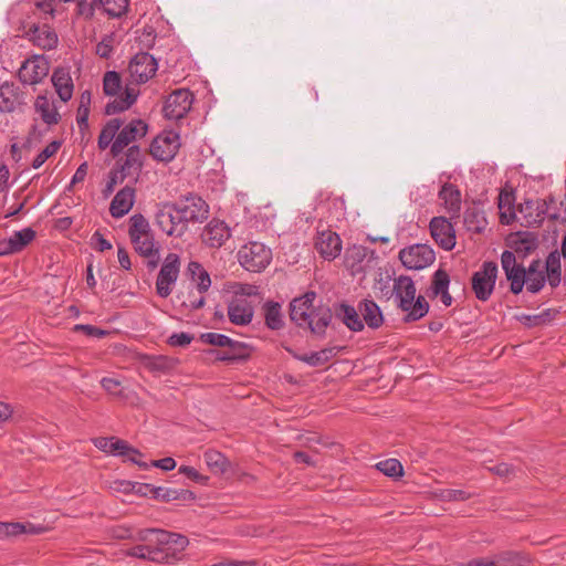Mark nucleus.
<instances>
[{
    "instance_id": "f704fd0d",
    "label": "nucleus",
    "mask_w": 566,
    "mask_h": 566,
    "mask_svg": "<svg viewBox=\"0 0 566 566\" xmlns=\"http://www.w3.org/2000/svg\"><path fill=\"white\" fill-rule=\"evenodd\" d=\"M336 314L350 331L360 332L364 329V322L354 306L340 304Z\"/></svg>"
},
{
    "instance_id": "79ce46f5",
    "label": "nucleus",
    "mask_w": 566,
    "mask_h": 566,
    "mask_svg": "<svg viewBox=\"0 0 566 566\" xmlns=\"http://www.w3.org/2000/svg\"><path fill=\"white\" fill-rule=\"evenodd\" d=\"M17 105L14 85L8 82L0 85V112H12Z\"/></svg>"
},
{
    "instance_id": "4c0bfd02",
    "label": "nucleus",
    "mask_w": 566,
    "mask_h": 566,
    "mask_svg": "<svg viewBox=\"0 0 566 566\" xmlns=\"http://www.w3.org/2000/svg\"><path fill=\"white\" fill-rule=\"evenodd\" d=\"M495 566H524L530 558L521 552L504 551L494 555Z\"/></svg>"
},
{
    "instance_id": "680f3d73",
    "label": "nucleus",
    "mask_w": 566,
    "mask_h": 566,
    "mask_svg": "<svg viewBox=\"0 0 566 566\" xmlns=\"http://www.w3.org/2000/svg\"><path fill=\"white\" fill-rule=\"evenodd\" d=\"M113 52V36L108 35L102 39L96 45V54L102 59H108Z\"/></svg>"
},
{
    "instance_id": "052dcab7",
    "label": "nucleus",
    "mask_w": 566,
    "mask_h": 566,
    "mask_svg": "<svg viewBox=\"0 0 566 566\" xmlns=\"http://www.w3.org/2000/svg\"><path fill=\"white\" fill-rule=\"evenodd\" d=\"M193 339V336L181 332V333H174L168 338V344L174 347H185L189 345Z\"/></svg>"
},
{
    "instance_id": "864d4df0",
    "label": "nucleus",
    "mask_w": 566,
    "mask_h": 566,
    "mask_svg": "<svg viewBox=\"0 0 566 566\" xmlns=\"http://www.w3.org/2000/svg\"><path fill=\"white\" fill-rule=\"evenodd\" d=\"M35 106L41 111L42 119L46 124L51 125V124L57 123L59 115L55 111L50 109L45 97L39 96L36 99Z\"/></svg>"
},
{
    "instance_id": "cd10ccee",
    "label": "nucleus",
    "mask_w": 566,
    "mask_h": 566,
    "mask_svg": "<svg viewBox=\"0 0 566 566\" xmlns=\"http://www.w3.org/2000/svg\"><path fill=\"white\" fill-rule=\"evenodd\" d=\"M224 352L217 355V359L220 361H244L250 358L252 353V347L247 343L238 342L231 338V344H229Z\"/></svg>"
},
{
    "instance_id": "ea45409f",
    "label": "nucleus",
    "mask_w": 566,
    "mask_h": 566,
    "mask_svg": "<svg viewBox=\"0 0 566 566\" xmlns=\"http://www.w3.org/2000/svg\"><path fill=\"white\" fill-rule=\"evenodd\" d=\"M265 325L273 331L283 327V317L281 313V305L276 302H266L263 306Z\"/></svg>"
},
{
    "instance_id": "9d476101",
    "label": "nucleus",
    "mask_w": 566,
    "mask_h": 566,
    "mask_svg": "<svg viewBox=\"0 0 566 566\" xmlns=\"http://www.w3.org/2000/svg\"><path fill=\"white\" fill-rule=\"evenodd\" d=\"M147 132L148 125L143 119H132L122 129L119 128L111 147L112 155L117 157L132 143L145 137Z\"/></svg>"
},
{
    "instance_id": "a211bd4d",
    "label": "nucleus",
    "mask_w": 566,
    "mask_h": 566,
    "mask_svg": "<svg viewBox=\"0 0 566 566\" xmlns=\"http://www.w3.org/2000/svg\"><path fill=\"white\" fill-rule=\"evenodd\" d=\"M253 314L252 304L244 297H233L228 305V317L234 325H249L252 322Z\"/></svg>"
},
{
    "instance_id": "f03ea898",
    "label": "nucleus",
    "mask_w": 566,
    "mask_h": 566,
    "mask_svg": "<svg viewBox=\"0 0 566 566\" xmlns=\"http://www.w3.org/2000/svg\"><path fill=\"white\" fill-rule=\"evenodd\" d=\"M128 235L136 253L148 259L147 268L156 269L160 261V247L155 240L148 220L142 213H135L129 218Z\"/></svg>"
},
{
    "instance_id": "393cba45",
    "label": "nucleus",
    "mask_w": 566,
    "mask_h": 566,
    "mask_svg": "<svg viewBox=\"0 0 566 566\" xmlns=\"http://www.w3.org/2000/svg\"><path fill=\"white\" fill-rule=\"evenodd\" d=\"M51 82L62 102H67L73 96L74 84L69 67H57L53 71Z\"/></svg>"
},
{
    "instance_id": "2f4dec72",
    "label": "nucleus",
    "mask_w": 566,
    "mask_h": 566,
    "mask_svg": "<svg viewBox=\"0 0 566 566\" xmlns=\"http://www.w3.org/2000/svg\"><path fill=\"white\" fill-rule=\"evenodd\" d=\"M137 93L134 88L126 87L123 95L111 101L105 106L106 115H115L128 109L136 101Z\"/></svg>"
},
{
    "instance_id": "1a4fd4ad",
    "label": "nucleus",
    "mask_w": 566,
    "mask_h": 566,
    "mask_svg": "<svg viewBox=\"0 0 566 566\" xmlns=\"http://www.w3.org/2000/svg\"><path fill=\"white\" fill-rule=\"evenodd\" d=\"M399 260L408 270H422L434 262L436 254L430 245L417 243L402 249Z\"/></svg>"
},
{
    "instance_id": "7ed1b4c3",
    "label": "nucleus",
    "mask_w": 566,
    "mask_h": 566,
    "mask_svg": "<svg viewBox=\"0 0 566 566\" xmlns=\"http://www.w3.org/2000/svg\"><path fill=\"white\" fill-rule=\"evenodd\" d=\"M416 285L410 276L400 275L394 280L392 295L398 308L406 313L405 322H416L427 315L429 304L422 295L416 297Z\"/></svg>"
},
{
    "instance_id": "423d86ee",
    "label": "nucleus",
    "mask_w": 566,
    "mask_h": 566,
    "mask_svg": "<svg viewBox=\"0 0 566 566\" xmlns=\"http://www.w3.org/2000/svg\"><path fill=\"white\" fill-rule=\"evenodd\" d=\"M497 277V264L488 261L482 264L479 271L474 272L471 279L472 291L479 301H488L495 287Z\"/></svg>"
},
{
    "instance_id": "8fccbe9b",
    "label": "nucleus",
    "mask_w": 566,
    "mask_h": 566,
    "mask_svg": "<svg viewBox=\"0 0 566 566\" xmlns=\"http://www.w3.org/2000/svg\"><path fill=\"white\" fill-rule=\"evenodd\" d=\"M99 6L109 17H120L128 8V0H99Z\"/></svg>"
},
{
    "instance_id": "2eb2a0df",
    "label": "nucleus",
    "mask_w": 566,
    "mask_h": 566,
    "mask_svg": "<svg viewBox=\"0 0 566 566\" xmlns=\"http://www.w3.org/2000/svg\"><path fill=\"white\" fill-rule=\"evenodd\" d=\"M546 199H528L518 206V220L524 227H539L547 214Z\"/></svg>"
},
{
    "instance_id": "bf43d9fd",
    "label": "nucleus",
    "mask_w": 566,
    "mask_h": 566,
    "mask_svg": "<svg viewBox=\"0 0 566 566\" xmlns=\"http://www.w3.org/2000/svg\"><path fill=\"white\" fill-rule=\"evenodd\" d=\"M235 297L243 296H258L260 294V290L258 285L248 284V283H239L234 287Z\"/></svg>"
},
{
    "instance_id": "5fc2aeb1",
    "label": "nucleus",
    "mask_w": 566,
    "mask_h": 566,
    "mask_svg": "<svg viewBox=\"0 0 566 566\" xmlns=\"http://www.w3.org/2000/svg\"><path fill=\"white\" fill-rule=\"evenodd\" d=\"M111 453L122 457L130 454L140 455V452L137 449L130 447L125 440L117 439L115 437L113 438Z\"/></svg>"
},
{
    "instance_id": "c85d7f7f",
    "label": "nucleus",
    "mask_w": 566,
    "mask_h": 566,
    "mask_svg": "<svg viewBox=\"0 0 566 566\" xmlns=\"http://www.w3.org/2000/svg\"><path fill=\"white\" fill-rule=\"evenodd\" d=\"M369 253L373 252L364 245L354 244L347 248L345 252L346 268L349 269L353 274L363 272L364 262Z\"/></svg>"
},
{
    "instance_id": "dca6fc26",
    "label": "nucleus",
    "mask_w": 566,
    "mask_h": 566,
    "mask_svg": "<svg viewBox=\"0 0 566 566\" xmlns=\"http://www.w3.org/2000/svg\"><path fill=\"white\" fill-rule=\"evenodd\" d=\"M430 232L433 240L446 251H450L455 245V231L451 222L444 217H434L431 219Z\"/></svg>"
},
{
    "instance_id": "0e129e2a",
    "label": "nucleus",
    "mask_w": 566,
    "mask_h": 566,
    "mask_svg": "<svg viewBox=\"0 0 566 566\" xmlns=\"http://www.w3.org/2000/svg\"><path fill=\"white\" fill-rule=\"evenodd\" d=\"M502 269L505 272L518 268L521 264L517 263L514 252L505 250L501 255Z\"/></svg>"
},
{
    "instance_id": "f3484780",
    "label": "nucleus",
    "mask_w": 566,
    "mask_h": 566,
    "mask_svg": "<svg viewBox=\"0 0 566 566\" xmlns=\"http://www.w3.org/2000/svg\"><path fill=\"white\" fill-rule=\"evenodd\" d=\"M143 159L144 155L139 146L133 145L128 147L125 158L120 165V169L117 170L119 172V179L125 180L126 178H130L133 180H137L139 174L143 168Z\"/></svg>"
},
{
    "instance_id": "c9c22d12",
    "label": "nucleus",
    "mask_w": 566,
    "mask_h": 566,
    "mask_svg": "<svg viewBox=\"0 0 566 566\" xmlns=\"http://www.w3.org/2000/svg\"><path fill=\"white\" fill-rule=\"evenodd\" d=\"M122 127V120L118 118H113L108 120L101 130L98 136V148L104 150L108 146L112 147L113 142L115 140L119 128Z\"/></svg>"
},
{
    "instance_id": "69168bd1",
    "label": "nucleus",
    "mask_w": 566,
    "mask_h": 566,
    "mask_svg": "<svg viewBox=\"0 0 566 566\" xmlns=\"http://www.w3.org/2000/svg\"><path fill=\"white\" fill-rule=\"evenodd\" d=\"M74 331L83 332L86 336L101 338L107 334L106 331L95 327L93 325L77 324L74 326Z\"/></svg>"
},
{
    "instance_id": "a19ab883",
    "label": "nucleus",
    "mask_w": 566,
    "mask_h": 566,
    "mask_svg": "<svg viewBox=\"0 0 566 566\" xmlns=\"http://www.w3.org/2000/svg\"><path fill=\"white\" fill-rule=\"evenodd\" d=\"M171 211L168 210L167 206L163 209L158 210L156 213V224L160 228L163 232L170 237H181V229H177L171 226Z\"/></svg>"
},
{
    "instance_id": "39448f33",
    "label": "nucleus",
    "mask_w": 566,
    "mask_h": 566,
    "mask_svg": "<svg viewBox=\"0 0 566 566\" xmlns=\"http://www.w3.org/2000/svg\"><path fill=\"white\" fill-rule=\"evenodd\" d=\"M187 270L200 295L196 296L193 293H189L187 300L182 301V306L195 311L201 308L205 305L206 300L202 294L210 289L211 279L209 273L197 261L189 262Z\"/></svg>"
},
{
    "instance_id": "473e14b6",
    "label": "nucleus",
    "mask_w": 566,
    "mask_h": 566,
    "mask_svg": "<svg viewBox=\"0 0 566 566\" xmlns=\"http://www.w3.org/2000/svg\"><path fill=\"white\" fill-rule=\"evenodd\" d=\"M515 197L513 191L503 190L499 195L500 220L503 224H510L515 218Z\"/></svg>"
},
{
    "instance_id": "774afa93",
    "label": "nucleus",
    "mask_w": 566,
    "mask_h": 566,
    "mask_svg": "<svg viewBox=\"0 0 566 566\" xmlns=\"http://www.w3.org/2000/svg\"><path fill=\"white\" fill-rule=\"evenodd\" d=\"M77 13L85 18H91L94 14V4L96 0H76Z\"/></svg>"
},
{
    "instance_id": "72a5a7b5",
    "label": "nucleus",
    "mask_w": 566,
    "mask_h": 566,
    "mask_svg": "<svg viewBox=\"0 0 566 566\" xmlns=\"http://www.w3.org/2000/svg\"><path fill=\"white\" fill-rule=\"evenodd\" d=\"M546 280L552 287H556L560 283V254L559 251L555 250L551 252L546 259L545 265Z\"/></svg>"
},
{
    "instance_id": "49530a36",
    "label": "nucleus",
    "mask_w": 566,
    "mask_h": 566,
    "mask_svg": "<svg viewBox=\"0 0 566 566\" xmlns=\"http://www.w3.org/2000/svg\"><path fill=\"white\" fill-rule=\"evenodd\" d=\"M122 87V80L116 71H108L103 78V90L106 95L115 96Z\"/></svg>"
},
{
    "instance_id": "9b49d317",
    "label": "nucleus",
    "mask_w": 566,
    "mask_h": 566,
    "mask_svg": "<svg viewBox=\"0 0 566 566\" xmlns=\"http://www.w3.org/2000/svg\"><path fill=\"white\" fill-rule=\"evenodd\" d=\"M181 218L189 222H203L209 217V205L198 195L188 193L177 202Z\"/></svg>"
},
{
    "instance_id": "412c9836",
    "label": "nucleus",
    "mask_w": 566,
    "mask_h": 566,
    "mask_svg": "<svg viewBox=\"0 0 566 566\" xmlns=\"http://www.w3.org/2000/svg\"><path fill=\"white\" fill-rule=\"evenodd\" d=\"M317 252L326 260H334L342 251V240L336 232L323 231L315 242Z\"/></svg>"
},
{
    "instance_id": "4be33fe9",
    "label": "nucleus",
    "mask_w": 566,
    "mask_h": 566,
    "mask_svg": "<svg viewBox=\"0 0 566 566\" xmlns=\"http://www.w3.org/2000/svg\"><path fill=\"white\" fill-rule=\"evenodd\" d=\"M27 36L43 50H52L57 45V35L48 24H32L27 31Z\"/></svg>"
},
{
    "instance_id": "a18cd8bd",
    "label": "nucleus",
    "mask_w": 566,
    "mask_h": 566,
    "mask_svg": "<svg viewBox=\"0 0 566 566\" xmlns=\"http://www.w3.org/2000/svg\"><path fill=\"white\" fill-rule=\"evenodd\" d=\"M485 218L476 210H467L464 213V224L469 231L481 232L485 228Z\"/></svg>"
},
{
    "instance_id": "bb28decb",
    "label": "nucleus",
    "mask_w": 566,
    "mask_h": 566,
    "mask_svg": "<svg viewBox=\"0 0 566 566\" xmlns=\"http://www.w3.org/2000/svg\"><path fill=\"white\" fill-rule=\"evenodd\" d=\"M439 198L443 202L450 218H457L461 211V193L457 186L444 184L439 191Z\"/></svg>"
},
{
    "instance_id": "37998d69",
    "label": "nucleus",
    "mask_w": 566,
    "mask_h": 566,
    "mask_svg": "<svg viewBox=\"0 0 566 566\" xmlns=\"http://www.w3.org/2000/svg\"><path fill=\"white\" fill-rule=\"evenodd\" d=\"M526 271L523 265L515 268L509 272H505V276L507 281L511 282L510 290L513 294H520L523 291L525 280H526Z\"/></svg>"
},
{
    "instance_id": "e2e57ef3",
    "label": "nucleus",
    "mask_w": 566,
    "mask_h": 566,
    "mask_svg": "<svg viewBox=\"0 0 566 566\" xmlns=\"http://www.w3.org/2000/svg\"><path fill=\"white\" fill-rule=\"evenodd\" d=\"M102 388L111 395L122 396L120 381L115 378L104 377L101 380Z\"/></svg>"
},
{
    "instance_id": "338daca9",
    "label": "nucleus",
    "mask_w": 566,
    "mask_h": 566,
    "mask_svg": "<svg viewBox=\"0 0 566 566\" xmlns=\"http://www.w3.org/2000/svg\"><path fill=\"white\" fill-rule=\"evenodd\" d=\"M179 472L185 474L186 476H188L189 479L198 482V483H201V484H206L207 481H208V478L200 474L195 468L192 467H188V465H181L179 468Z\"/></svg>"
},
{
    "instance_id": "a878e982",
    "label": "nucleus",
    "mask_w": 566,
    "mask_h": 566,
    "mask_svg": "<svg viewBox=\"0 0 566 566\" xmlns=\"http://www.w3.org/2000/svg\"><path fill=\"white\" fill-rule=\"evenodd\" d=\"M169 547L159 548L149 545H137L125 551L126 556L147 559L156 563L169 562Z\"/></svg>"
},
{
    "instance_id": "3c124183",
    "label": "nucleus",
    "mask_w": 566,
    "mask_h": 566,
    "mask_svg": "<svg viewBox=\"0 0 566 566\" xmlns=\"http://www.w3.org/2000/svg\"><path fill=\"white\" fill-rule=\"evenodd\" d=\"M61 147V142L53 140L33 159L32 167L40 168L51 156L57 153Z\"/></svg>"
},
{
    "instance_id": "5701e85b",
    "label": "nucleus",
    "mask_w": 566,
    "mask_h": 566,
    "mask_svg": "<svg viewBox=\"0 0 566 566\" xmlns=\"http://www.w3.org/2000/svg\"><path fill=\"white\" fill-rule=\"evenodd\" d=\"M34 238L35 231L31 228L15 231L8 240L0 242V256L22 251Z\"/></svg>"
},
{
    "instance_id": "6e6d98bb",
    "label": "nucleus",
    "mask_w": 566,
    "mask_h": 566,
    "mask_svg": "<svg viewBox=\"0 0 566 566\" xmlns=\"http://www.w3.org/2000/svg\"><path fill=\"white\" fill-rule=\"evenodd\" d=\"M160 535H161V537L158 538V541L161 544H166V545L174 544L176 546V548L179 551H184L189 543L188 538L186 536H182L179 534L160 532Z\"/></svg>"
},
{
    "instance_id": "6ab92c4d",
    "label": "nucleus",
    "mask_w": 566,
    "mask_h": 566,
    "mask_svg": "<svg viewBox=\"0 0 566 566\" xmlns=\"http://www.w3.org/2000/svg\"><path fill=\"white\" fill-rule=\"evenodd\" d=\"M230 229L224 221L212 219L201 234L205 244L211 248H220L229 238Z\"/></svg>"
},
{
    "instance_id": "c03bdc74",
    "label": "nucleus",
    "mask_w": 566,
    "mask_h": 566,
    "mask_svg": "<svg viewBox=\"0 0 566 566\" xmlns=\"http://www.w3.org/2000/svg\"><path fill=\"white\" fill-rule=\"evenodd\" d=\"M450 285V277L449 274L442 270L439 269L433 273L432 281H431V295L432 296H439L440 293L449 290Z\"/></svg>"
},
{
    "instance_id": "de8ad7c7",
    "label": "nucleus",
    "mask_w": 566,
    "mask_h": 566,
    "mask_svg": "<svg viewBox=\"0 0 566 566\" xmlns=\"http://www.w3.org/2000/svg\"><path fill=\"white\" fill-rule=\"evenodd\" d=\"M188 491L155 486L153 497L165 502L184 500Z\"/></svg>"
},
{
    "instance_id": "603ef678",
    "label": "nucleus",
    "mask_w": 566,
    "mask_h": 566,
    "mask_svg": "<svg viewBox=\"0 0 566 566\" xmlns=\"http://www.w3.org/2000/svg\"><path fill=\"white\" fill-rule=\"evenodd\" d=\"M200 340L205 344L224 348L231 344V338L229 336L213 332L202 333L200 335Z\"/></svg>"
},
{
    "instance_id": "6e6552de",
    "label": "nucleus",
    "mask_w": 566,
    "mask_h": 566,
    "mask_svg": "<svg viewBox=\"0 0 566 566\" xmlns=\"http://www.w3.org/2000/svg\"><path fill=\"white\" fill-rule=\"evenodd\" d=\"M180 271V258L176 253H168L164 260L156 280V291L160 297H168L172 292Z\"/></svg>"
},
{
    "instance_id": "20e7f679",
    "label": "nucleus",
    "mask_w": 566,
    "mask_h": 566,
    "mask_svg": "<svg viewBox=\"0 0 566 566\" xmlns=\"http://www.w3.org/2000/svg\"><path fill=\"white\" fill-rule=\"evenodd\" d=\"M238 260L247 271L260 273L271 263L272 251L261 242H248L240 248Z\"/></svg>"
},
{
    "instance_id": "f257e3e1",
    "label": "nucleus",
    "mask_w": 566,
    "mask_h": 566,
    "mask_svg": "<svg viewBox=\"0 0 566 566\" xmlns=\"http://www.w3.org/2000/svg\"><path fill=\"white\" fill-rule=\"evenodd\" d=\"M315 298V292L295 297L290 304V317L297 326L308 328L314 335L324 336L332 322L333 313L329 307L315 308L313 306Z\"/></svg>"
},
{
    "instance_id": "c756f323",
    "label": "nucleus",
    "mask_w": 566,
    "mask_h": 566,
    "mask_svg": "<svg viewBox=\"0 0 566 566\" xmlns=\"http://www.w3.org/2000/svg\"><path fill=\"white\" fill-rule=\"evenodd\" d=\"M358 310L360 315L363 316V322L367 324L368 327L376 329L380 327L384 323V316L380 307L373 300H364L358 304Z\"/></svg>"
},
{
    "instance_id": "58836bf2",
    "label": "nucleus",
    "mask_w": 566,
    "mask_h": 566,
    "mask_svg": "<svg viewBox=\"0 0 566 566\" xmlns=\"http://www.w3.org/2000/svg\"><path fill=\"white\" fill-rule=\"evenodd\" d=\"M203 458L207 467L214 474H222L229 468L228 459L217 450H207Z\"/></svg>"
},
{
    "instance_id": "e433bc0d",
    "label": "nucleus",
    "mask_w": 566,
    "mask_h": 566,
    "mask_svg": "<svg viewBox=\"0 0 566 566\" xmlns=\"http://www.w3.org/2000/svg\"><path fill=\"white\" fill-rule=\"evenodd\" d=\"M337 353L335 347H328L321 349L318 352H313L310 354L297 355L296 358L303 363H306L310 366H322L326 364L332 357H334Z\"/></svg>"
},
{
    "instance_id": "b1692460",
    "label": "nucleus",
    "mask_w": 566,
    "mask_h": 566,
    "mask_svg": "<svg viewBox=\"0 0 566 566\" xmlns=\"http://www.w3.org/2000/svg\"><path fill=\"white\" fill-rule=\"evenodd\" d=\"M135 202V189L126 186L113 198L109 206V213L113 218H122L127 214Z\"/></svg>"
},
{
    "instance_id": "ddd939ff",
    "label": "nucleus",
    "mask_w": 566,
    "mask_h": 566,
    "mask_svg": "<svg viewBox=\"0 0 566 566\" xmlns=\"http://www.w3.org/2000/svg\"><path fill=\"white\" fill-rule=\"evenodd\" d=\"M129 74L134 82L143 84L148 82L157 72L156 59L147 52H139L129 62Z\"/></svg>"
},
{
    "instance_id": "aec40b11",
    "label": "nucleus",
    "mask_w": 566,
    "mask_h": 566,
    "mask_svg": "<svg viewBox=\"0 0 566 566\" xmlns=\"http://www.w3.org/2000/svg\"><path fill=\"white\" fill-rule=\"evenodd\" d=\"M46 528L30 522H0V541L12 539L22 534H42Z\"/></svg>"
},
{
    "instance_id": "4d7b16f0",
    "label": "nucleus",
    "mask_w": 566,
    "mask_h": 566,
    "mask_svg": "<svg viewBox=\"0 0 566 566\" xmlns=\"http://www.w3.org/2000/svg\"><path fill=\"white\" fill-rule=\"evenodd\" d=\"M123 485H125V491H132L136 494H139L142 496H151L154 494L155 485L148 484V483H130V482H124Z\"/></svg>"
},
{
    "instance_id": "7c9ffc66",
    "label": "nucleus",
    "mask_w": 566,
    "mask_h": 566,
    "mask_svg": "<svg viewBox=\"0 0 566 566\" xmlns=\"http://www.w3.org/2000/svg\"><path fill=\"white\" fill-rule=\"evenodd\" d=\"M546 276L541 261H532L527 271L525 284L526 290L533 294L538 293L545 285Z\"/></svg>"
},
{
    "instance_id": "09e8293b",
    "label": "nucleus",
    "mask_w": 566,
    "mask_h": 566,
    "mask_svg": "<svg viewBox=\"0 0 566 566\" xmlns=\"http://www.w3.org/2000/svg\"><path fill=\"white\" fill-rule=\"evenodd\" d=\"M376 468L389 478H400L403 473L401 463L397 459H387L376 464Z\"/></svg>"
},
{
    "instance_id": "0eeeda50",
    "label": "nucleus",
    "mask_w": 566,
    "mask_h": 566,
    "mask_svg": "<svg viewBox=\"0 0 566 566\" xmlns=\"http://www.w3.org/2000/svg\"><path fill=\"white\" fill-rule=\"evenodd\" d=\"M180 136L174 130H164L150 144V155L158 161L169 163L180 148Z\"/></svg>"
},
{
    "instance_id": "4468645a",
    "label": "nucleus",
    "mask_w": 566,
    "mask_h": 566,
    "mask_svg": "<svg viewBox=\"0 0 566 566\" xmlns=\"http://www.w3.org/2000/svg\"><path fill=\"white\" fill-rule=\"evenodd\" d=\"M49 61L44 56L34 55L22 63L18 76L23 84L34 85L40 83L49 74Z\"/></svg>"
},
{
    "instance_id": "13d9d810",
    "label": "nucleus",
    "mask_w": 566,
    "mask_h": 566,
    "mask_svg": "<svg viewBox=\"0 0 566 566\" xmlns=\"http://www.w3.org/2000/svg\"><path fill=\"white\" fill-rule=\"evenodd\" d=\"M167 208L169 211H171V226L176 227L177 229H181V235H184L188 229V223L181 218V213L178 212L177 203L167 205Z\"/></svg>"
},
{
    "instance_id": "f8f14e48",
    "label": "nucleus",
    "mask_w": 566,
    "mask_h": 566,
    "mask_svg": "<svg viewBox=\"0 0 566 566\" xmlns=\"http://www.w3.org/2000/svg\"><path fill=\"white\" fill-rule=\"evenodd\" d=\"M193 94L188 88H178L167 97L164 105V114L168 119L179 120L191 109Z\"/></svg>"
}]
</instances>
